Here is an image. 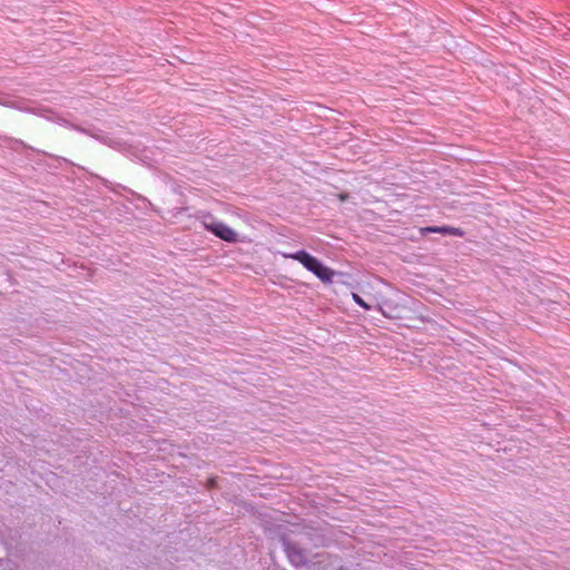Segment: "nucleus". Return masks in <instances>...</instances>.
<instances>
[{
  "label": "nucleus",
  "instance_id": "nucleus-1",
  "mask_svg": "<svg viewBox=\"0 0 570 570\" xmlns=\"http://www.w3.org/2000/svg\"><path fill=\"white\" fill-rule=\"evenodd\" d=\"M283 256L285 258L299 262L308 272L313 273L323 283H332L336 274L335 271L323 265L316 257L312 256L305 250H298L292 254H283Z\"/></svg>",
  "mask_w": 570,
  "mask_h": 570
},
{
  "label": "nucleus",
  "instance_id": "nucleus-2",
  "mask_svg": "<svg viewBox=\"0 0 570 570\" xmlns=\"http://www.w3.org/2000/svg\"><path fill=\"white\" fill-rule=\"evenodd\" d=\"M200 222L204 228L216 237L227 243H236L238 240L237 233L228 225L222 222H215L210 213L203 214L200 216Z\"/></svg>",
  "mask_w": 570,
  "mask_h": 570
},
{
  "label": "nucleus",
  "instance_id": "nucleus-3",
  "mask_svg": "<svg viewBox=\"0 0 570 570\" xmlns=\"http://www.w3.org/2000/svg\"><path fill=\"white\" fill-rule=\"evenodd\" d=\"M430 233H440V234H446L458 237L464 236V230L458 227H451V226H442V227H432L430 226Z\"/></svg>",
  "mask_w": 570,
  "mask_h": 570
},
{
  "label": "nucleus",
  "instance_id": "nucleus-4",
  "mask_svg": "<svg viewBox=\"0 0 570 570\" xmlns=\"http://www.w3.org/2000/svg\"><path fill=\"white\" fill-rule=\"evenodd\" d=\"M353 299L356 304L365 309H370V305H367L357 294H353Z\"/></svg>",
  "mask_w": 570,
  "mask_h": 570
},
{
  "label": "nucleus",
  "instance_id": "nucleus-5",
  "mask_svg": "<svg viewBox=\"0 0 570 570\" xmlns=\"http://www.w3.org/2000/svg\"><path fill=\"white\" fill-rule=\"evenodd\" d=\"M347 197H348V195H347V194H340V195H338V199H340L341 202L346 200V199H347Z\"/></svg>",
  "mask_w": 570,
  "mask_h": 570
}]
</instances>
